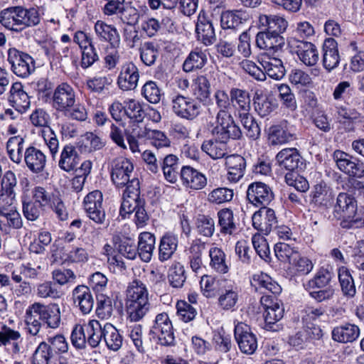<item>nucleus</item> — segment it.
<instances>
[{
    "instance_id": "obj_1",
    "label": "nucleus",
    "mask_w": 364,
    "mask_h": 364,
    "mask_svg": "<svg viewBox=\"0 0 364 364\" xmlns=\"http://www.w3.org/2000/svg\"><path fill=\"white\" fill-rule=\"evenodd\" d=\"M125 307L127 318L132 322L142 320L149 312L151 304L146 286L139 280H134L126 290Z\"/></svg>"
},
{
    "instance_id": "obj_2",
    "label": "nucleus",
    "mask_w": 364,
    "mask_h": 364,
    "mask_svg": "<svg viewBox=\"0 0 364 364\" xmlns=\"http://www.w3.org/2000/svg\"><path fill=\"white\" fill-rule=\"evenodd\" d=\"M41 21L40 11L35 7L10 6L0 12V23L6 29L16 33L38 26Z\"/></svg>"
},
{
    "instance_id": "obj_3",
    "label": "nucleus",
    "mask_w": 364,
    "mask_h": 364,
    "mask_svg": "<svg viewBox=\"0 0 364 364\" xmlns=\"http://www.w3.org/2000/svg\"><path fill=\"white\" fill-rule=\"evenodd\" d=\"M214 139L205 141L201 149L213 159L223 158L227 152V142L230 139H238L242 136V132L238 126H225L215 124L212 129Z\"/></svg>"
},
{
    "instance_id": "obj_4",
    "label": "nucleus",
    "mask_w": 364,
    "mask_h": 364,
    "mask_svg": "<svg viewBox=\"0 0 364 364\" xmlns=\"http://www.w3.org/2000/svg\"><path fill=\"white\" fill-rule=\"evenodd\" d=\"M134 165L127 158L117 157L111 162V179L117 188H128L134 179H138L132 176Z\"/></svg>"
},
{
    "instance_id": "obj_5",
    "label": "nucleus",
    "mask_w": 364,
    "mask_h": 364,
    "mask_svg": "<svg viewBox=\"0 0 364 364\" xmlns=\"http://www.w3.org/2000/svg\"><path fill=\"white\" fill-rule=\"evenodd\" d=\"M8 61L11 70L17 76L25 78L35 70V62L28 53L11 48L8 50Z\"/></svg>"
},
{
    "instance_id": "obj_6",
    "label": "nucleus",
    "mask_w": 364,
    "mask_h": 364,
    "mask_svg": "<svg viewBox=\"0 0 364 364\" xmlns=\"http://www.w3.org/2000/svg\"><path fill=\"white\" fill-rule=\"evenodd\" d=\"M172 111L179 117L193 120L200 115L202 107L198 102L180 94L171 98Z\"/></svg>"
},
{
    "instance_id": "obj_7",
    "label": "nucleus",
    "mask_w": 364,
    "mask_h": 364,
    "mask_svg": "<svg viewBox=\"0 0 364 364\" xmlns=\"http://www.w3.org/2000/svg\"><path fill=\"white\" fill-rule=\"evenodd\" d=\"M287 43L291 52L295 53L299 60L306 66H313L318 62V51L312 43L299 40L296 37H290L287 40Z\"/></svg>"
},
{
    "instance_id": "obj_8",
    "label": "nucleus",
    "mask_w": 364,
    "mask_h": 364,
    "mask_svg": "<svg viewBox=\"0 0 364 364\" xmlns=\"http://www.w3.org/2000/svg\"><path fill=\"white\" fill-rule=\"evenodd\" d=\"M215 105L218 108V112L215 117V124L225 126H237L235 122L232 115L229 112L232 106V100L230 93L228 94L224 90H217L213 95Z\"/></svg>"
},
{
    "instance_id": "obj_9",
    "label": "nucleus",
    "mask_w": 364,
    "mask_h": 364,
    "mask_svg": "<svg viewBox=\"0 0 364 364\" xmlns=\"http://www.w3.org/2000/svg\"><path fill=\"white\" fill-rule=\"evenodd\" d=\"M150 333L157 338L161 345L171 346L174 343L172 322L166 313L156 315Z\"/></svg>"
},
{
    "instance_id": "obj_10",
    "label": "nucleus",
    "mask_w": 364,
    "mask_h": 364,
    "mask_svg": "<svg viewBox=\"0 0 364 364\" xmlns=\"http://www.w3.org/2000/svg\"><path fill=\"white\" fill-rule=\"evenodd\" d=\"M75 96L73 87L66 82H63L58 85L53 92V107L60 112L67 114L75 105Z\"/></svg>"
},
{
    "instance_id": "obj_11",
    "label": "nucleus",
    "mask_w": 364,
    "mask_h": 364,
    "mask_svg": "<svg viewBox=\"0 0 364 364\" xmlns=\"http://www.w3.org/2000/svg\"><path fill=\"white\" fill-rule=\"evenodd\" d=\"M102 193L95 190L89 193L84 198V209L87 217L97 224H103L106 215L102 208Z\"/></svg>"
},
{
    "instance_id": "obj_12",
    "label": "nucleus",
    "mask_w": 364,
    "mask_h": 364,
    "mask_svg": "<svg viewBox=\"0 0 364 364\" xmlns=\"http://www.w3.org/2000/svg\"><path fill=\"white\" fill-rule=\"evenodd\" d=\"M234 334L239 348L243 353L252 355L255 352L257 340L248 325L238 322L235 326Z\"/></svg>"
},
{
    "instance_id": "obj_13",
    "label": "nucleus",
    "mask_w": 364,
    "mask_h": 364,
    "mask_svg": "<svg viewBox=\"0 0 364 364\" xmlns=\"http://www.w3.org/2000/svg\"><path fill=\"white\" fill-rule=\"evenodd\" d=\"M340 171L350 176L362 178L364 176V163L346 152L336 151L333 154Z\"/></svg>"
},
{
    "instance_id": "obj_14",
    "label": "nucleus",
    "mask_w": 364,
    "mask_h": 364,
    "mask_svg": "<svg viewBox=\"0 0 364 364\" xmlns=\"http://www.w3.org/2000/svg\"><path fill=\"white\" fill-rule=\"evenodd\" d=\"M140 186L139 179H134L129 187L126 188L123 193V200L119 213L123 218L131 214L139 207V201H144L139 197Z\"/></svg>"
},
{
    "instance_id": "obj_15",
    "label": "nucleus",
    "mask_w": 364,
    "mask_h": 364,
    "mask_svg": "<svg viewBox=\"0 0 364 364\" xmlns=\"http://www.w3.org/2000/svg\"><path fill=\"white\" fill-rule=\"evenodd\" d=\"M252 220L253 227L264 235H268L277 224L274 210L266 207L256 211L252 217Z\"/></svg>"
},
{
    "instance_id": "obj_16",
    "label": "nucleus",
    "mask_w": 364,
    "mask_h": 364,
    "mask_svg": "<svg viewBox=\"0 0 364 364\" xmlns=\"http://www.w3.org/2000/svg\"><path fill=\"white\" fill-rule=\"evenodd\" d=\"M247 198L253 205L265 207L273 200L274 193L267 184L262 182H255L248 186Z\"/></svg>"
},
{
    "instance_id": "obj_17",
    "label": "nucleus",
    "mask_w": 364,
    "mask_h": 364,
    "mask_svg": "<svg viewBox=\"0 0 364 364\" xmlns=\"http://www.w3.org/2000/svg\"><path fill=\"white\" fill-rule=\"evenodd\" d=\"M23 160L28 170L34 173L42 172L47 162L46 154L41 149L31 145L26 147Z\"/></svg>"
},
{
    "instance_id": "obj_18",
    "label": "nucleus",
    "mask_w": 364,
    "mask_h": 364,
    "mask_svg": "<svg viewBox=\"0 0 364 364\" xmlns=\"http://www.w3.org/2000/svg\"><path fill=\"white\" fill-rule=\"evenodd\" d=\"M181 178L186 188L194 191L201 190L207 185V178L205 174L190 166L182 167Z\"/></svg>"
},
{
    "instance_id": "obj_19",
    "label": "nucleus",
    "mask_w": 364,
    "mask_h": 364,
    "mask_svg": "<svg viewBox=\"0 0 364 364\" xmlns=\"http://www.w3.org/2000/svg\"><path fill=\"white\" fill-rule=\"evenodd\" d=\"M256 46L262 50H266L273 53L280 51L285 45L284 38L279 34L262 31L256 36Z\"/></svg>"
},
{
    "instance_id": "obj_20",
    "label": "nucleus",
    "mask_w": 364,
    "mask_h": 364,
    "mask_svg": "<svg viewBox=\"0 0 364 364\" xmlns=\"http://www.w3.org/2000/svg\"><path fill=\"white\" fill-rule=\"evenodd\" d=\"M296 134L286 122L274 124L268 129V141L271 145H282L294 141Z\"/></svg>"
},
{
    "instance_id": "obj_21",
    "label": "nucleus",
    "mask_w": 364,
    "mask_h": 364,
    "mask_svg": "<svg viewBox=\"0 0 364 364\" xmlns=\"http://www.w3.org/2000/svg\"><path fill=\"white\" fill-rule=\"evenodd\" d=\"M139 78V70L132 62L126 63L122 67L118 76L117 84L123 90H132L136 87Z\"/></svg>"
},
{
    "instance_id": "obj_22",
    "label": "nucleus",
    "mask_w": 364,
    "mask_h": 364,
    "mask_svg": "<svg viewBox=\"0 0 364 364\" xmlns=\"http://www.w3.org/2000/svg\"><path fill=\"white\" fill-rule=\"evenodd\" d=\"M276 160L282 168H285L289 171H294L303 166L301 156L295 148L282 149L277 154Z\"/></svg>"
},
{
    "instance_id": "obj_23",
    "label": "nucleus",
    "mask_w": 364,
    "mask_h": 364,
    "mask_svg": "<svg viewBox=\"0 0 364 364\" xmlns=\"http://www.w3.org/2000/svg\"><path fill=\"white\" fill-rule=\"evenodd\" d=\"M240 288L235 283H228L223 286L218 299L219 306L225 311L233 310L238 300Z\"/></svg>"
},
{
    "instance_id": "obj_24",
    "label": "nucleus",
    "mask_w": 364,
    "mask_h": 364,
    "mask_svg": "<svg viewBox=\"0 0 364 364\" xmlns=\"http://www.w3.org/2000/svg\"><path fill=\"white\" fill-rule=\"evenodd\" d=\"M8 100L10 105L18 112H26L31 105L30 98L23 90V86L21 82L12 84Z\"/></svg>"
},
{
    "instance_id": "obj_25",
    "label": "nucleus",
    "mask_w": 364,
    "mask_h": 364,
    "mask_svg": "<svg viewBox=\"0 0 364 364\" xmlns=\"http://www.w3.org/2000/svg\"><path fill=\"white\" fill-rule=\"evenodd\" d=\"M357 206L356 200L346 193H340L336 199V204L334 207V216L338 219L343 220V223L353 214Z\"/></svg>"
},
{
    "instance_id": "obj_26",
    "label": "nucleus",
    "mask_w": 364,
    "mask_h": 364,
    "mask_svg": "<svg viewBox=\"0 0 364 364\" xmlns=\"http://www.w3.org/2000/svg\"><path fill=\"white\" fill-rule=\"evenodd\" d=\"M40 306V302H35L26 310L24 316L26 329L32 336H37L42 326L43 318Z\"/></svg>"
},
{
    "instance_id": "obj_27",
    "label": "nucleus",
    "mask_w": 364,
    "mask_h": 364,
    "mask_svg": "<svg viewBox=\"0 0 364 364\" xmlns=\"http://www.w3.org/2000/svg\"><path fill=\"white\" fill-rule=\"evenodd\" d=\"M225 166L228 169V179L230 182L236 183L245 174L246 161L240 155H230L225 157Z\"/></svg>"
},
{
    "instance_id": "obj_28",
    "label": "nucleus",
    "mask_w": 364,
    "mask_h": 364,
    "mask_svg": "<svg viewBox=\"0 0 364 364\" xmlns=\"http://www.w3.org/2000/svg\"><path fill=\"white\" fill-rule=\"evenodd\" d=\"M258 22L259 27L264 31L279 35L284 33L288 26V21L279 15L261 14Z\"/></svg>"
},
{
    "instance_id": "obj_29",
    "label": "nucleus",
    "mask_w": 364,
    "mask_h": 364,
    "mask_svg": "<svg viewBox=\"0 0 364 364\" xmlns=\"http://www.w3.org/2000/svg\"><path fill=\"white\" fill-rule=\"evenodd\" d=\"M133 134L139 139H149L151 144L157 149L169 147L171 141L166 135L161 131L151 129L146 127L134 129Z\"/></svg>"
},
{
    "instance_id": "obj_30",
    "label": "nucleus",
    "mask_w": 364,
    "mask_h": 364,
    "mask_svg": "<svg viewBox=\"0 0 364 364\" xmlns=\"http://www.w3.org/2000/svg\"><path fill=\"white\" fill-rule=\"evenodd\" d=\"M74 303L84 314H89L94 306V299L90 289L85 285L76 287L73 291Z\"/></svg>"
},
{
    "instance_id": "obj_31",
    "label": "nucleus",
    "mask_w": 364,
    "mask_h": 364,
    "mask_svg": "<svg viewBox=\"0 0 364 364\" xmlns=\"http://www.w3.org/2000/svg\"><path fill=\"white\" fill-rule=\"evenodd\" d=\"M94 30L96 36L101 41L109 43L114 48L119 46L120 36L117 28L114 26L98 20L95 23Z\"/></svg>"
},
{
    "instance_id": "obj_32",
    "label": "nucleus",
    "mask_w": 364,
    "mask_h": 364,
    "mask_svg": "<svg viewBox=\"0 0 364 364\" xmlns=\"http://www.w3.org/2000/svg\"><path fill=\"white\" fill-rule=\"evenodd\" d=\"M333 341L342 343H352L360 336V328L357 325L346 323L335 327L331 333Z\"/></svg>"
},
{
    "instance_id": "obj_33",
    "label": "nucleus",
    "mask_w": 364,
    "mask_h": 364,
    "mask_svg": "<svg viewBox=\"0 0 364 364\" xmlns=\"http://www.w3.org/2000/svg\"><path fill=\"white\" fill-rule=\"evenodd\" d=\"M251 285L256 291H259L264 294L271 292L276 295L282 291L281 287L269 275L263 272L253 275L251 279Z\"/></svg>"
},
{
    "instance_id": "obj_34",
    "label": "nucleus",
    "mask_w": 364,
    "mask_h": 364,
    "mask_svg": "<svg viewBox=\"0 0 364 364\" xmlns=\"http://www.w3.org/2000/svg\"><path fill=\"white\" fill-rule=\"evenodd\" d=\"M323 65L328 70L336 68L340 62V55L338 50V43L333 38L325 40L323 46Z\"/></svg>"
},
{
    "instance_id": "obj_35",
    "label": "nucleus",
    "mask_w": 364,
    "mask_h": 364,
    "mask_svg": "<svg viewBox=\"0 0 364 364\" xmlns=\"http://www.w3.org/2000/svg\"><path fill=\"white\" fill-rule=\"evenodd\" d=\"M0 230L1 232L9 233L11 228L19 229L23 222L19 213L16 208L4 209L0 208Z\"/></svg>"
},
{
    "instance_id": "obj_36",
    "label": "nucleus",
    "mask_w": 364,
    "mask_h": 364,
    "mask_svg": "<svg viewBox=\"0 0 364 364\" xmlns=\"http://www.w3.org/2000/svg\"><path fill=\"white\" fill-rule=\"evenodd\" d=\"M178 238L175 234L168 232L162 236L159 247V259L165 262L172 257L178 248Z\"/></svg>"
},
{
    "instance_id": "obj_37",
    "label": "nucleus",
    "mask_w": 364,
    "mask_h": 364,
    "mask_svg": "<svg viewBox=\"0 0 364 364\" xmlns=\"http://www.w3.org/2000/svg\"><path fill=\"white\" fill-rule=\"evenodd\" d=\"M80 163V156L74 146L67 144L63 146L60 159L58 161V166L66 172H70L76 168Z\"/></svg>"
},
{
    "instance_id": "obj_38",
    "label": "nucleus",
    "mask_w": 364,
    "mask_h": 364,
    "mask_svg": "<svg viewBox=\"0 0 364 364\" xmlns=\"http://www.w3.org/2000/svg\"><path fill=\"white\" fill-rule=\"evenodd\" d=\"M155 236L148 232H141L139 236L137 251L141 259L149 262L155 250Z\"/></svg>"
},
{
    "instance_id": "obj_39",
    "label": "nucleus",
    "mask_w": 364,
    "mask_h": 364,
    "mask_svg": "<svg viewBox=\"0 0 364 364\" xmlns=\"http://www.w3.org/2000/svg\"><path fill=\"white\" fill-rule=\"evenodd\" d=\"M208 61L207 50L196 48L192 50L183 64V70L186 73H190L196 69H201Z\"/></svg>"
},
{
    "instance_id": "obj_40",
    "label": "nucleus",
    "mask_w": 364,
    "mask_h": 364,
    "mask_svg": "<svg viewBox=\"0 0 364 364\" xmlns=\"http://www.w3.org/2000/svg\"><path fill=\"white\" fill-rule=\"evenodd\" d=\"M25 139L20 135L10 137L6 142V151L10 159L20 164L23 161L25 151Z\"/></svg>"
},
{
    "instance_id": "obj_41",
    "label": "nucleus",
    "mask_w": 364,
    "mask_h": 364,
    "mask_svg": "<svg viewBox=\"0 0 364 364\" xmlns=\"http://www.w3.org/2000/svg\"><path fill=\"white\" fill-rule=\"evenodd\" d=\"M105 324L102 326L100 321L97 320H90L85 324L86 333L87 335V344L92 348H96L99 346L101 341L105 339Z\"/></svg>"
},
{
    "instance_id": "obj_42",
    "label": "nucleus",
    "mask_w": 364,
    "mask_h": 364,
    "mask_svg": "<svg viewBox=\"0 0 364 364\" xmlns=\"http://www.w3.org/2000/svg\"><path fill=\"white\" fill-rule=\"evenodd\" d=\"M232 107L238 114H243L250 110V95L247 90L237 87L230 89Z\"/></svg>"
},
{
    "instance_id": "obj_43",
    "label": "nucleus",
    "mask_w": 364,
    "mask_h": 364,
    "mask_svg": "<svg viewBox=\"0 0 364 364\" xmlns=\"http://www.w3.org/2000/svg\"><path fill=\"white\" fill-rule=\"evenodd\" d=\"M260 63L265 70V75H268L272 79L281 80L285 75L286 70L282 61L278 58H262Z\"/></svg>"
},
{
    "instance_id": "obj_44",
    "label": "nucleus",
    "mask_w": 364,
    "mask_h": 364,
    "mask_svg": "<svg viewBox=\"0 0 364 364\" xmlns=\"http://www.w3.org/2000/svg\"><path fill=\"white\" fill-rule=\"evenodd\" d=\"M193 94L201 102H206L210 96V82L205 75H198L193 81Z\"/></svg>"
},
{
    "instance_id": "obj_45",
    "label": "nucleus",
    "mask_w": 364,
    "mask_h": 364,
    "mask_svg": "<svg viewBox=\"0 0 364 364\" xmlns=\"http://www.w3.org/2000/svg\"><path fill=\"white\" fill-rule=\"evenodd\" d=\"M218 225L222 234L232 235L237 230L233 211L229 208H223L218 212Z\"/></svg>"
},
{
    "instance_id": "obj_46",
    "label": "nucleus",
    "mask_w": 364,
    "mask_h": 364,
    "mask_svg": "<svg viewBox=\"0 0 364 364\" xmlns=\"http://www.w3.org/2000/svg\"><path fill=\"white\" fill-rule=\"evenodd\" d=\"M43 321L52 328H56L60 323V309L57 304L44 305L41 303Z\"/></svg>"
},
{
    "instance_id": "obj_47",
    "label": "nucleus",
    "mask_w": 364,
    "mask_h": 364,
    "mask_svg": "<svg viewBox=\"0 0 364 364\" xmlns=\"http://www.w3.org/2000/svg\"><path fill=\"white\" fill-rule=\"evenodd\" d=\"M204 246L198 242H193L188 250H186L188 257L190 267L196 274L202 273L203 265L202 254Z\"/></svg>"
},
{
    "instance_id": "obj_48",
    "label": "nucleus",
    "mask_w": 364,
    "mask_h": 364,
    "mask_svg": "<svg viewBox=\"0 0 364 364\" xmlns=\"http://www.w3.org/2000/svg\"><path fill=\"white\" fill-rule=\"evenodd\" d=\"M338 279L343 295L348 298H353L356 294V289L353 278L346 267L338 268Z\"/></svg>"
},
{
    "instance_id": "obj_49",
    "label": "nucleus",
    "mask_w": 364,
    "mask_h": 364,
    "mask_svg": "<svg viewBox=\"0 0 364 364\" xmlns=\"http://www.w3.org/2000/svg\"><path fill=\"white\" fill-rule=\"evenodd\" d=\"M196 31L198 39L204 45L209 46L215 41V30L212 23L209 21L199 19L196 24Z\"/></svg>"
},
{
    "instance_id": "obj_50",
    "label": "nucleus",
    "mask_w": 364,
    "mask_h": 364,
    "mask_svg": "<svg viewBox=\"0 0 364 364\" xmlns=\"http://www.w3.org/2000/svg\"><path fill=\"white\" fill-rule=\"evenodd\" d=\"M247 20L245 12L241 10L226 11L221 14V26L224 29L235 28Z\"/></svg>"
},
{
    "instance_id": "obj_51",
    "label": "nucleus",
    "mask_w": 364,
    "mask_h": 364,
    "mask_svg": "<svg viewBox=\"0 0 364 364\" xmlns=\"http://www.w3.org/2000/svg\"><path fill=\"white\" fill-rule=\"evenodd\" d=\"M313 200L321 205L327 206L333 199L332 189L325 182H320L315 185L311 193Z\"/></svg>"
},
{
    "instance_id": "obj_52",
    "label": "nucleus",
    "mask_w": 364,
    "mask_h": 364,
    "mask_svg": "<svg viewBox=\"0 0 364 364\" xmlns=\"http://www.w3.org/2000/svg\"><path fill=\"white\" fill-rule=\"evenodd\" d=\"M41 269V266L34 267L30 262L22 264L12 271L11 279L15 282H21L23 276L26 279H37Z\"/></svg>"
},
{
    "instance_id": "obj_53",
    "label": "nucleus",
    "mask_w": 364,
    "mask_h": 364,
    "mask_svg": "<svg viewBox=\"0 0 364 364\" xmlns=\"http://www.w3.org/2000/svg\"><path fill=\"white\" fill-rule=\"evenodd\" d=\"M274 252L277 259L282 262L291 264L299 257L298 250L290 244L278 242L274 245Z\"/></svg>"
},
{
    "instance_id": "obj_54",
    "label": "nucleus",
    "mask_w": 364,
    "mask_h": 364,
    "mask_svg": "<svg viewBox=\"0 0 364 364\" xmlns=\"http://www.w3.org/2000/svg\"><path fill=\"white\" fill-rule=\"evenodd\" d=\"M185 269L183 264L178 262H174L171 264L168 274L170 285L173 288H181L186 279Z\"/></svg>"
},
{
    "instance_id": "obj_55",
    "label": "nucleus",
    "mask_w": 364,
    "mask_h": 364,
    "mask_svg": "<svg viewBox=\"0 0 364 364\" xmlns=\"http://www.w3.org/2000/svg\"><path fill=\"white\" fill-rule=\"evenodd\" d=\"M210 257V265L217 272L225 274L228 272L229 267L225 261V254L218 247H212L209 250Z\"/></svg>"
},
{
    "instance_id": "obj_56",
    "label": "nucleus",
    "mask_w": 364,
    "mask_h": 364,
    "mask_svg": "<svg viewBox=\"0 0 364 364\" xmlns=\"http://www.w3.org/2000/svg\"><path fill=\"white\" fill-rule=\"evenodd\" d=\"M105 342L107 348L112 350H118L122 345V336L119 331L110 323H105Z\"/></svg>"
},
{
    "instance_id": "obj_57",
    "label": "nucleus",
    "mask_w": 364,
    "mask_h": 364,
    "mask_svg": "<svg viewBox=\"0 0 364 364\" xmlns=\"http://www.w3.org/2000/svg\"><path fill=\"white\" fill-rule=\"evenodd\" d=\"M238 117L246 131L247 136L252 139H257L260 135V128L250 112L238 114Z\"/></svg>"
},
{
    "instance_id": "obj_58",
    "label": "nucleus",
    "mask_w": 364,
    "mask_h": 364,
    "mask_svg": "<svg viewBox=\"0 0 364 364\" xmlns=\"http://www.w3.org/2000/svg\"><path fill=\"white\" fill-rule=\"evenodd\" d=\"M284 309L283 306H276V308L269 309L264 312V328L269 331H277L279 330V325L277 323L282 319L284 316Z\"/></svg>"
},
{
    "instance_id": "obj_59",
    "label": "nucleus",
    "mask_w": 364,
    "mask_h": 364,
    "mask_svg": "<svg viewBox=\"0 0 364 364\" xmlns=\"http://www.w3.org/2000/svg\"><path fill=\"white\" fill-rule=\"evenodd\" d=\"M124 104V114L134 122H141L144 118V111L141 105L133 99L125 101Z\"/></svg>"
},
{
    "instance_id": "obj_60",
    "label": "nucleus",
    "mask_w": 364,
    "mask_h": 364,
    "mask_svg": "<svg viewBox=\"0 0 364 364\" xmlns=\"http://www.w3.org/2000/svg\"><path fill=\"white\" fill-rule=\"evenodd\" d=\"M34 202L46 210L49 207L57 194L47 191L43 187L36 186L32 190Z\"/></svg>"
},
{
    "instance_id": "obj_61",
    "label": "nucleus",
    "mask_w": 364,
    "mask_h": 364,
    "mask_svg": "<svg viewBox=\"0 0 364 364\" xmlns=\"http://www.w3.org/2000/svg\"><path fill=\"white\" fill-rule=\"evenodd\" d=\"M112 82V80L109 75L95 76L87 80L85 85L90 92L102 94Z\"/></svg>"
},
{
    "instance_id": "obj_62",
    "label": "nucleus",
    "mask_w": 364,
    "mask_h": 364,
    "mask_svg": "<svg viewBox=\"0 0 364 364\" xmlns=\"http://www.w3.org/2000/svg\"><path fill=\"white\" fill-rule=\"evenodd\" d=\"M331 279V273L326 269L321 268L306 284V289H321L326 287Z\"/></svg>"
},
{
    "instance_id": "obj_63",
    "label": "nucleus",
    "mask_w": 364,
    "mask_h": 364,
    "mask_svg": "<svg viewBox=\"0 0 364 364\" xmlns=\"http://www.w3.org/2000/svg\"><path fill=\"white\" fill-rule=\"evenodd\" d=\"M233 191L227 188H217L208 196V200L211 203L221 204L230 201L233 198Z\"/></svg>"
},
{
    "instance_id": "obj_64",
    "label": "nucleus",
    "mask_w": 364,
    "mask_h": 364,
    "mask_svg": "<svg viewBox=\"0 0 364 364\" xmlns=\"http://www.w3.org/2000/svg\"><path fill=\"white\" fill-rule=\"evenodd\" d=\"M158 49L151 42H146L140 48V58L141 61L148 66L152 65L158 56Z\"/></svg>"
}]
</instances>
